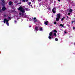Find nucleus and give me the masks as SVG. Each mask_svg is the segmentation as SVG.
<instances>
[{
    "instance_id": "obj_25",
    "label": "nucleus",
    "mask_w": 75,
    "mask_h": 75,
    "mask_svg": "<svg viewBox=\"0 0 75 75\" xmlns=\"http://www.w3.org/2000/svg\"><path fill=\"white\" fill-rule=\"evenodd\" d=\"M71 14V13H68V15H70Z\"/></svg>"
},
{
    "instance_id": "obj_20",
    "label": "nucleus",
    "mask_w": 75,
    "mask_h": 75,
    "mask_svg": "<svg viewBox=\"0 0 75 75\" xmlns=\"http://www.w3.org/2000/svg\"><path fill=\"white\" fill-rule=\"evenodd\" d=\"M31 4V3L30 2H28V4L29 5H30Z\"/></svg>"
},
{
    "instance_id": "obj_43",
    "label": "nucleus",
    "mask_w": 75,
    "mask_h": 75,
    "mask_svg": "<svg viewBox=\"0 0 75 75\" xmlns=\"http://www.w3.org/2000/svg\"><path fill=\"white\" fill-rule=\"evenodd\" d=\"M35 22H37V20H35Z\"/></svg>"
},
{
    "instance_id": "obj_34",
    "label": "nucleus",
    "mask_w": 75,
    "mask_h": 75,
    "mask_svg": "<svg viewBox=\"0 0 75 75\" xmlns=\"http://www.w3.org/2000/svg\"><path fill=\"white\" fill-rule=\"evenodd\" d=\"M64 33L66 34L67 33V32L65 31H64Z\"/></svg>"
},
{
    "instance_id": "obj_27",
    "label": "nucleus",
    "mask_w": 75,
    "mask_h": 75,
    "mask_svg": "<svg viewBox=\"0 0 75 75\" xmlns=\"http://www.w3.org/2000/svg\"><path fill=\"white\" fill-rule=\"evenodd\" d=\"M75 27H74L73 28V30H75Z\"/></svg>"
},
{
    "instance_id": "obj_35",
    "label": "nucleus",
    "mask_w": 75,
    "mask_h": 75,
    "mask_svg": "<svg viewBox=\"0 0 75 75\" xmlns=\"http://www.w3.org/2000/svg\"><path fill=\"white\" fill-rule=\"evenodd\" d=\"M71 4H72V3H73V2L72 1V2H71Z\"/></svg>"
},
{
    "instance_id": "obj_30",
    "label": "nucleus",
    "mask_w": 75,
    "mask_h": 75,
    "mask_svg": "<svg viewBox=\"0 0 75 75\" xmlns=\"http://www.w3.org/2000/svg\"><path fill=\"white\" fill-rule=\"evenodd\" d=\"M67 18H69V17H68V16H67Z\"/></svg>"
},
{
    "instance_id": "obj_40",
    "label": "nucleus",
    "mask_w": 75,
    "mask_h": 75,
    "mask_svg": "<svg viewBox=\"0 0 75 75\" xmlns=\"http://www.w3.org/2000/svg\"><path fill=\"white\" fill-rule=\"evenodd\" d=\"M31 27V25H30V26H29V27Z\"/></svg>"
},
{
    "instance_id": "obj_23",
    "label": "nucleus",
    "mask_w": 75,
    "mask_h": 75,
    "mask_svg": "<svg viewBox=\"0 0 75 75\" xmlns=\"http://www.w3.org/2000/svg\"><path fill=\"white\" fill-rule=\"evenodd\" d=\"M71 0H68V1L69 3H70L71 2Z\"/></svg>"
},
{
    "instance_id": "obj_3",
    "label": "nucleus",
    "mask_w": 75,
    "mask_h": 75,
    "mask_svg": "<svg viewBox=\"0 0 75 75\" xmlns=\"http://www.w3.org/2000/svg\"><path fill=\"white\" fill-rule=\"evenodd\" d=\"M55 11H56V8L54 7L52 10V11L53 13H54V14L55 13H56Z\"/></svg>"
},
{
    "instance_id": "obj_4",
    "label": "nucleus",
    "mask_w": 75,
    "mask_h": 75,
    "mask_svg": "<svg viewBox=\"0 0 75 75\" xmlns=\"http://www.w3.org/2000/svg\"><path fill=\"white\" fill-rule=\"evenodd\" d=\"M57 17H58V18H60L61 17V13L57 14Z\"/></svg>"
},
{
    "instance_id": "obj_24",
    "label": "nucleus",
    "mask_w": 75,
    "mask_h": 75,
    "mask_svg": "<svg viewBox=\"0 0 75 75\" xmlns=\"http://www.w3.org/2000/svg\"><path fill=\"white\" fill-rule=\"evenodd\" d=\"M34 20H35L36 19V18L35 17L33 18Z\"/></svg>"
},
{
    "instance_id": "obj_16",
    "label": "nucleus",
    "mask_w": 75,
    "mask_h": 75,
    "mask_svg": "<svg viewBox=\"0 0 75 75\" xmlns=\"http://www.w3.org/2000/svg\"><path fill=\"white\" fill-rule=\"evenodd\" d=\"M51 36H49L48 37V38H49V39H51L52 38H51Z\"/></svg>"
},
{
    "instance_id": "obj_22",
    "label": "nucleus",
    "mask_w": 75,
    "mask_h": 75,
    "mask_svg": "<svg viewBox=\"0 0 75 75\" xmlns=\"http://www.w3.org/2000/svg\"><path fill=\"white\" fill-rule=\"evenodd\" d=\"M54 24L55 25L57 24V22H55L54 23Z\"/></svg>"
},
{
    "instance_id": "obj_46",
    "label": "nucleus",
    "mask_w": 75,
    "mask_h": 75,
    "mask_svg": "<svg viewBox=\"0 0 75 75\" xmlns=\"http://www.w3.org/2000/svg\"><path fill=\"white\" fill-rule=\"evenodd\" d=\"M50 10L51 9H50V8H49Z\"/></svg>"
},
{
    "instance_id": "obj_19",
    "label": "nucleus",
    "mask_w": 75,
    "mask_h": 75,
    "mask_svg": "<svg viewBox=\"0 0 75 75\" xmlns=\"http://www.w3.org/2000/svg\"><path fill=\"white\" fill-rule=\"evenodd\" d=\"M56 41H57L58 40V39L57 38H56L55 39Z\"/></svg>"
},
{
    "instance_id": "obj_31",
    "label": "nucleus",
    "mask_w": 75,
    "mask_h": 75,
    "mask_svg": "<svg viewBox=\"0 0 75 75\" xmlns=\"http://www.w3.org/2000/svg\"><path fill=\"white\" fill-rule=\"evenodd\" d=\"M25 1L27 2V1H28V0H25Z\"/></svg>"
},
{
    "instance_id": "obj_42",
    "label": "nucleus",
    "mask_w": 75,
    "mask_h": 75,
    "mask_svg": "<svg viewBox=\"0 0 75 75\" xmlns=\"http://www.w3.org/2000/svg\"><path fill=\"white\" fill-rule=\"evenodd\" d=\"M0 12H1V10H0Z\"/></svg>"
},
{
    "instance_id": "obj_21",
    "label": "nucleus",
    "mask_w": 75,
    "mask_h": 75,
    "mask_svg": "<svg viewBox=\"0 0 75 75\" xmlns=\"http://www.w3.org/2000/svg\"><path fill=\"white\" fill-rule=\"evenodd\" d=\"M54 35L55 37H57V34L55 33H54Z\"/></svg>"
},
{
    "instance_id": "obj_32",
    "label": "nucleus",
    "mask_w": 75,
    "mask_h": 75,
    "mask_svg": "<svg viewBox=\"0 0 75 75\" xmlns=\"http://www.w3.org/2000/svg\"><path fill=\"white\" fill-rule=\"evenodd\" d=\"M19 15H21V13H19Z\"/></svg>"
},
{
    "instance_id": "obj_8",
    "label": "nucleus",
    "mask_w": 75,
    "mask_h": 75,
    "mask_svg": "<svg viewBox=\"0 0 75 75\" xmlns=\"http://www.w3.org/2000/svg\"><path fill=\"white\" fill-rule=\"evenodd\" d=\"M13 4V2L10 1L8 3L9 6H11V4Z\"/></svg>"
},
{
    "instance_id": "obj_17",
    "label": "nucleus",
    "mask_w": 75,
    "mask_h": 75,
    "mask_svg": "<svg viewBox=\"0 0 75 75\" xmlns=\"http://www.w3.org/2000/svg\"><path fill=\"white\" fill-rule=\"evenodd\" d=\"M54 33H57V31L56 30H54Z\"/></svg>"
},
{
    "instance_id": "obj_26",
    "label": "nucleus",
    "mask_w": 75,
    "mask_h": 75,
    "mask_svg": "<svg viewBox=\"0 0 75 75\" xmlns=\"http://www.w3.org/2000/svg\"><path fill=\"white\" fill-rule=\"evenodd\" d=\"M71 23H72V24H73V23H74V21H71Z\"/></svg>"
},
{
    "instance_id": "obj_37",
    "label": "nucleus",
    "mask_w": 75,
    "mask_h": 75,
    "mask_svg": "<svg viewBox=\"0 0 75 75\" xmlns=\"http://www.w3.org/2000/svg\"><path fill=\"white\" fill-rule=\"evenodd\" d=\"M31 7H33V6H32V5H30Z\"/></svg>"
},
{
    "instance_id": "obj_38",
    "label": "nucleus",
    "mask_w": 75,
    "mask_h": 75,
    "mask_svg": "<svg viewBox=\"0 0 75 75\" xmlns=\"http://www.w3.org/2000/svg\"><path fill=\"white\" fill-rule=\"evenodd\" d=\"M15 22L16 23V22H17V21H15Z\"/></svg>"
},
{
    "instance_id": "obj_33",
    "label": "nucleus",
    "mask_w": 75,
    "mask_h": 75,
    "mask_svg": "<svg viewBox=\"0 0 75 75\" xmlns=\"http://www.w3.org/2000/svg\"><path fill=\"white\" fill-rule=\"evenodd\" d=\"M58 1L60 2L61 1V0H58Z\"/></svg>"
},
{
    "instance_id": "obj_41",
    "label": "nucleus",
    "mask_w": 75,
    "mask_h": 75,
    "mask_svg": "<svg viewBox=\"0 0 75 75\" xmlns=\"http://www.w3.org/2000/svg\"><path fill=\"white\" fill-rule=\"evenodd\" d=\"M74 21V23H75V20H74V21Z\"/></svg>"
},
{
    "instance_id": "obj_2",
    "label": "nucleus",
    "mask_w": 75,
    "mask_h": 75,
    "mask_svg": "<svg viewBox=\"0 0 75 75\" xmlns=\"http://www.w3.org/2000/svg\"><path fill=\"white\" fill-rule=\"evenodd\" d=\"M18 10H20L21 12H22L23 13H24L25 12V11H24V10L23 9V8L21 7V6H20L18 8Z\"/></svg>"
},
{
    "instance_id": "obj_44",
    "label": "nucleus",
    "mask_w": 75,
    "mask_h": 75,
    "mask_svg": "<svg viewBox=\"0 0 75 75\" xmlns=\"http://www.w3.org/2000/svg\"><path fill=\"white\" fill-rule=\"evenodd\" d=\"M53 36H52V38H53Z\"/></svg>"
},
{
    "instance_id": "obj_1",
    "label": "nucleus",
    "mask_w": 75,
    "mask_h": 75,
    "mask_svg": "<svg viewBox=\"0 0 75 75\" xmlns=\"http://www.w3.org/2000/svg\"><path fill=\"white\" fill-rule=\"evenodd\" d=\"M6 22L7 24V25L8 26H9V24L8 23V20L7 19L5 18L4 20V24H5L6 23Z\"/></svg>"
},
{
    "instance_id": "obj_36",
    "label": "nucleus",
    "mask_w": 75,
    "mask_h": 75,
    "mask_svg": "<svg viewBox=\"0 0 75 75\" xmlns=\"http://www.w3.org/2000/svg\"><path fill=\"white\" fill-rule=\"evenodd\" d=\"M21 3L20 2L19 3H18V4H21Z\"/></svg>"
},
{
    "instance_id": "obj_39",
    "label": "nucleus",
    "mask_w": 75,
    "mask_h": 75,
    "mask_svg": "<svg viewBox=\"0 0 75 75\" xmlns=\"http://www.w3.org/2000/svg\"><path fill=\"white\" fill-rule=\"evenodd\" d=\"M4 16L5 17H6V15H4Z\"/></svg>"
},
{
    "instance_id": "obj_45",
    "label": "nucleus",
    "mask_w": 75,
    "mask_h": 75,
    "mask_svg": "<svg viewBox=\"0 0 75 75\" xmlns=\"http://www.w3.org/2000/svg\"><path fill=\"white\" fill-rule=\"evenodd\" d=\"M74 45H75V42L74 43Z\"/></svg>"
},
{
    "instance_id": "obj_28",
    "label": "nucleus",
    "mask_w": 75,
    "mask_h": 75,
    "mask_svg": "<svg viewBox=\"0 0 75 75\" xmlns=\"http://www.w3.org/2000/svg\"><path fill=\"white\" fill-rule=\"evenodd\" d=\"M8 18L9 19H10L11 18V17H8Z\"/></svg>"
},
{
    "instance_id": "obj_5",
    "label": "nucleus",
    "mask_w": 75,
    "mask_h": 75,
    "mask_svg": "<svg viewBox=\"0 0 75 75\" xmlns=\"http://www.w3.org/2000/svg\"><path fill=\"white\" fill-rule=\"evenodd\" d=\"M6 9H7V8L5 6L3 7L2 8V10H3V11H5Z\"/></svg>"
},
{
    "instance_id": "obj_15",
    "label": "nucleus",
    "mask_w": 75,
    "mask_h": 75,
    "mask_svg": "<svg viewBox=\"0 0 75 75\" xmlns=\"http://www.w3.org/2000/svg\"><path fill=\"white\" fill-rule=\"evenodd\" d=\"M59 26H60L61 27H64V26L62 24H61Z\"/></svg>"
},
{
    "instance_id": "obj_12",
    "label": "nucleus",
    "mask_w": 75,
    "mask_h": 75,
    "mask_svg": "<svg viewBox=\"0 0 75 75\" xmlns=\"http://www.w3.org/2000/svg\"><path fill=\"white\" fill-rule=\"evenodd\" d=\"M69 12H72V9H70L69 10Z\"/></svg>"
},
{
    "instance_id": "obj_9",
    "label": "nucleus",
    "mask_w": 75,
    "mask_h": 75,
    "mask_svg": "<svg viewBox=\"0 0 75 75\" xmlns=\"http://www.w3.org/2000/svg\"><path fill=\"white\" fill-rule=\"evenodd\" d=\"M48 21H47L46 22H44V23L45 25H48Z\"/></svg>"
},
{
    "instance_id": "obj_7",
    "label": "nucleus",
    "mask_w": 75,
    "mask_h": 75,
    "mask_svg": "<svg viewBox=\"0 0 75 75\" xmlns=\"http://www.w3.org/2000/svg\"><path fill=\"white\" fill-rule=\"evenodd\" d=\"M60 18H57L56 19V20L57 21H59V19Z\"/></svg>"
},
{
    "instance_id": "obj_6",
    "label": "nucleus",
    "mask_w": 75,
    "mask_h": 75,
    "mask_svg": "<svg viewBox=\"0 0 75 75\" xmlns=\"http://www.w3.org/2000/svg\"><path fill=\"white\" fill-rule=\"evenodd\" d=\"M35 30L36 31H38L39 29H38V27H35Z\"/></svg>"
},
{
    "instance_id": "obj_10",
    "label": "nucleus",
    "mask_w": 75,
    "mask_h": 75,
    "mask_svg": "<svg viewBox=\"0 0 75 75\" xmlns=\"http://www.w3.org/2000/svg\"><path fill=\"white\" fill-rule=\"evenodd\" d=\"M52 32H51L49 34V35L50 36H52Z\"/></svg>"
},
{
    "instance_id": "obj_13",
    "label": "nucleus",
    "mask_w": 75,
    "mask_h": 75,
    "mask_svg": "<svg viewBox=\"0 0 75 75\" xmlns=\"http://www.w3.org/2000/svg\"><path fill=\"white\" fill-rule=\"evenodd\" d=\"M25 10H26V11H29V10H30V9L28 8H25Z\"/></svg>"
},
{
    "instance_id": "obj_14",
    "label": "nucleus",
    "mask_w": 75,
    "mask_h": 75,
    "mask_svg": "<svg viewBox=\"0 0 75 75\" xmlns=\"http://www.w3.org/2000/svg\"><path fill=\"white\" fill-rule=\"evenodd\" d=\"M64 19H65V17H63V18H62V19H61V21H63V20H64Z\"/></svg>"
},
{
    "instance_id": "obj_11",
    "label": "nucleus",
    "mask_w": 75,
    "mask_h": 75,
    "mask_svg": "<svg viewBox=\"0 0 75 75\" xmlns=\"http://www.w3.org/2000/svg\"><path fill=\"white\" fill-rule=\"evenodd\" d=\"M39 31H42V28H39Z\"/></svg>"
},
{
    "instance_id": "obj_18",
    "label": "nucleus",
    "mask_w": 75,
    "mask_h": 75,
    "mask_svg": "<svg viewBox=\"0 0 75 75\" xmlns=\"http://www.w3.org/2000/svg\"><path fill=\"white\" fill-rule=\"evenodd\" d=\"M2 2L3 3H4V0H1Z\"/></svg>"
},
{
    "instance_id": "obj_29",
    "label": "nucleus",
    "mask_w": 75,
    "mask_h": 75,
    "mask_svg": "<svg viewBox=\"0 0 75 75\" xmlns=\"http://www.w3.org/2000/svg\"><path fill=\"white\" fill-rule=\"evenodd\" d=\"M22 0L23 1V2H25V0Z\"/></svg>"
}]
</instances>
